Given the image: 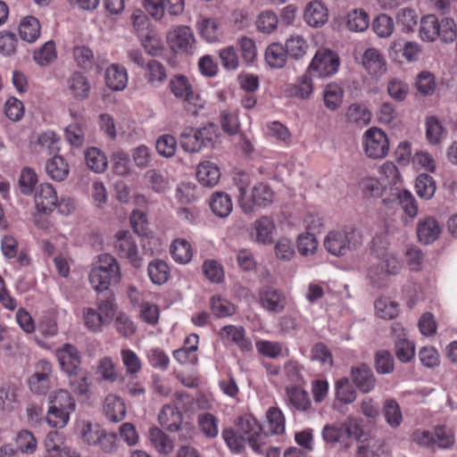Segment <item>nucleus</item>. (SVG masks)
Wrapping results in <instances>:
<instances>
[{
    "label": "nucleus",
    "instance_id": "obj_1",
    "mask_svg": "<svg viewBox=\"0 0 457 457\" xmlns=\"http://www.w3.org/2000/svg\"><path fill=\"white\" fill-rule=\"evenodd\" d=\"M375 262L366 270V279L374 288H382L387 285V277L397 275L403 267L397 254L389 249L375 252Z\"/></svg>",
    "mask_w": 457,
    "mask_h": 457
},
{
    "label": "nucleus",
    "instance_id": "obj_2",
    "mask_svg": "<svg viewBox=\"0 0 457 457\" xmlns=\"http://www.w3.org/2000/svg\"><path fill=\"white\" fill-rule=\"evenodd\" d=\"M237 201L244 212H252L255 206H267L273 201V191L264 183L250 187L248 176H242L237 182Z\"/></svg>",
    "mask_w": 457,
    "mask_h": 457
},
{
    "label": "nucleus",
    "instance_id": "obj_3",
    "mask_svg": "<svg viewBox=\"0 0 457 457\" xmlns=\"http://www.w3.org/2000/svg\"><path fill=\"white\" fill-rule=\"evenodd\" d=\"M88 278L94 290L104 292L112 283L120 282V265L113 256L107 253L101 254L98 257V264L91 269Z\"/></svg>",
    "mask_w": 457,
    "mask_h": 457
},
{
    "label": "nucleus",
    "instance_id": "obj_4",
    "mask_svg": "<svg viewBox=\"0 0 457 457\" xmlns=\"http://www.w3.org/2000/svg\"><path fill=\"white\" fill-rule=\"evenodd\" d=\"M218 135V128L213 124L199 129L187 126L179 135V145L187 153H198L203 148L213 147Z\"/></svg>",
    "mask_w": 457,
    "mask_h": 457
},
{
    "label": "nucleus",
    "instance_id": "obj_5",
    "mask_svg": "<svg viewBox=\"0 0 457 457\" xmlns=\"http://www.w3.org/2000/svg\"><path fill=\"white\" fill-rule=\"evenodd\" d=\"M362 244L361 232L354 228L333 230L324 238L325 248L333 255L342 256Z\"/></svg>",
    "mask_w": 457,
    "mask_h": 457
},
{
    "label": "nucleus",
    "instance_id": "obj_6",
    "mask_svg": "<svg viewBox=\"0 0 457 457\" xmlns=\"http://www.w3.org/2000/svg\"><path fill=\"white\" fill-rule=\"evenodd\" d=\"M172 95L184 102L187 112L197 115L205 106V100L196 93L189 79L182 74L173 76L169 83Z\"/></svg>",
    "mask_w": 457,
    "mask_h": 457
},
{
    "label": "nucleus",
    "instance_id": "obj_7",
    "mask_svg": "<svg viewBox=\"0 0 457 457\" xmlns=\"http://www.w3.org/2000/svg\"><path fill=\"white\" fill-rule=\"evenodd\" d=\"M340 65L337 53L329 49H319L307 67L309 73L318 78H328L336 74Z\"/></svg>",
    "mask_w": 457,
    "mask_h": 457
},
{
    "label": "nucleus",
    "instance_id": "obj_8",
    "mask_svg": "<svg viewBox=\"0 0 457 457\" xmlns=\"http://www.w3.org/2000/svg\"><path fill=\"white\" fill-rule=\"evenodd\" d=\"M362 148L370 159L385 158L389 152L387 135L379 128L371 127L362 136Z\"/></svg>",
    "mask_w": 457,
    "mask_h": 457
},
{
    "label": "nucleus",
    "instance_id": "obj_9",
    "mask_svg": "<svg viewBox=\"0 0 457 457\" xmlns=\"http://www.w3.org/2000/svg\"><path fill=\"white\" fill-rule=\"evenodd\" d=\"M115 248L120 257L128 259L134 268L138 269L143 266L144 259L130 232L121 230L116 234Z\"/></svg>",
    "mask_w": 457,
    "mask_h": 457
},
{
    "label": "nucleus",
    "instance_id": "obj_10",
    "mask_svg": "<svg viewBox=\"0 0 457 457\" xmlns=\"http://www.w3.org/2000/svg\"><path fill=\"white\" fill-rule=\"evenodd\" d=\"M237 427L241 436H245L254 452L263 451L266 436L262 432V428L255 418L245 415L238 420Z\"/></svg>",
    "mask_w": 457,
    "mask_h": 457
},
{
    "label": "nucleus",
    "instance_id": "obj_11",
    "mask_svg": "<svg viewBox=\"0 0 457 457\" xmlns=\"http://www.w3.org/2000/svg\"><path fill=\"white\" fill-rule=\"evenodd\" d=\"M167 42L176 54L191 53L195 46V37L187 26H178L167 34Z\"/></svg>",
    "mask_w": 457,
    "mask_h": 457
},
{
    "label": "nucleus",
    "instance_id": "obj_12",
    "mask_svg": "<svg viewBox=\"0 0 457 457\" xmlns=\"http://www.w3.org/2000/svg\"><path fill=\"white\" fill-rule=\"evenodd\" d=\"M53 372L51 362L40 360L35 365V372L29 379L30 391L37 395H45L50 388V378Z\"/></svg>",
    "mask_w": 457,
    "mask_h": 457
},
{
    "label": "nucleus",
    "instance_id": "obj_13",
    "mask_svg": "<svg viewBox=\"0 0 457 457\" xmlns=\"http://www.w3.org/2000/svg\"><path fill=\"white\" fill-rule=\"evenodd\" d=\"M60 367L67 375L77 372L81 364V354L78 348L71 344H64L55 352Z\"/></svg>",
    "mask_w": 457,
    "mask_h": 457
},
{
    "label": "nucleus",
    "instance_id": "obj_14",
    "mask_svg": "<svg viewBox=\"0 0 457 457\" xmlns=\"http://www.w3.org/2000/svg\"><path fill=\"white\" fill-rule=\"evenodd\" d=\"M275 230L274 220L268 216H262L253 222L248 232L252 241L266 245L272 243Z\"/></svg>",
    "mask_w": 457,
    "mask_h": 457
},
{
    "label": "nucleus",
    "instance_id": "obj_15",
    "mask_svg": "<svg viewBox=\"0 0 457 457\" xmlns=\"http://www.w3.org/2000/svg\"><path fill=\"white\" fill-rule=\"evenodd\" d=\"M35 207L38 212L51 213L56 207L57 195L49 183L40 184L34 194Z\"/></svg>",
    "mask_w": 457,
    "mask_h": 457
},
{
    "label": "nucleus",
    "instance_id": "obj_16",
    "mask_svg": "<svg viewBox=\"0 0 457 457\" xmlns=\"http://www.w3.org/2000/svg\"><path fill=\"white\" fill-rule=\"evenodd\" d=\"M351 378L355 386L362 393L368 394L376 386V378L372 370L365 363L351 368Z\"/></svg>",
    "mask_w": 457,
    "mask_h": 457
},
{
    "label": "nucleus",
    "instance_id": "obj_17",
    "mask_svg": "<svg viewBox=\"0 0 457 457\" xmlns=\"http://www.w3.org/2000/svg\"><path fill=\"white\" fill-rule=\"evenodd\" d=\"M260 304L271 313L282 312L287 306V298L284 293L273 288L265 287L260 292Z\"/></svg>",
    "mask_w": 457,
    "mask_h": 457
},
{
    "label": "nucleus",
    "instance_id": "obj_18",
    "mask_svg": "<svg viewBox=\"0 0 457 457\" xmlns=\"http://www.w3.org/2000/svg\"><path fill=\"white\" fill-rule=\"evenodd\" d=\"M312 75L306 71L296 79L295 83L288 84L285 90L286 95L300 100L310 98L314 90Z\"/></svg>",
    "mask_w": 457,
    "mask_h": 457
},
{
    "label": "nucleus",
    "instance_id": "obj_19",
    "mask_svg": "<svg viewBox=\"0 0 457 457\" xmlns=\"http://www.w3.org/2000/svg\"><path fill=\"white\" fill-rule=\"evenodd\" d=\"M1 251L5 259H14L21 266L29 265L30 259L27 253L19 250L17 239L11 235H4L1 239Z\"/></svg>",
    "mask_w": 457,
    "mask_h": 457
},
{
    "label": "nucleus",
    "instance_id": "obj_20",
    "mask_svg": "<svg viewBox=\"0 0 457 457\" xmlns=\"http://www.w3.org/2000/svg\"><path fill=\"white\" fill-rule=\"evenodd\" d=\"M393 333L396 336L395 354L402 362H409L415 354L414 345L405 338L404 329L400 324H394Z\"/></svg>",
    "mask_w": 457,
    "mask_h": 457
},
{
    "label": "nucleus",
    "instance_id": "obj_21",
    "mask_svg": "<svg viewBox=\"0 0 457 457\" xmlns=\"http://www.w3.org/2000/svg\"><path fill=\"white\" fill-rule=\"evenodd\" d=\"M105 83L113 91H122L128 85V72L119 63L111 64L105 71Z\"/></svg>",
    "mask_w": 457,
    "mask_h": 457
},
{
    "label": "nucleus",
    "instance_id": "obj_22",
    "mask_svg": "<svg viewBox=\"0 0 457 457\" xmlns=\"http://www.w3.org/2000/svg\"><path fill=\"white\" fill-rule=\"evenodd\" d=\"M441 234L437 220L432 217L420 219L417 225V236L423 244H430L436 240Z\"/></svg>",
    "mask_w": 457,
    "mask_h": 457
},
{
    "label": "nucleus",
    "instance_id": "obj_23",
    "mask_svg": "<svg viewBox=\"0 0 457 457\" xmlns=\"http://www.w3.org/2000/svg\"><path fill=\"white\" fill-rule=\"evenodd\" d=\"M220 336L233 342L243 352H250L253 348L252 342L246 337L245 330L241 326H224L220 330Z\"/></svg>",
    "mask_w": 457,
    "mask_h": 457
},
{
    "label": "nucleus",
    "instance_id": "obj_24",
    "mask_svg": "<svg viewBox=\"0 0 457 457\" xmlns=\"http://www.w3.org/2000/svg\"><path fill=\"white\" fill-rule=\"evenodd\" d=\"M303 18L308 25L318 28L328 21V10L320 1L314 0L306 5Z\"/></svg>",
    "mask_w": 457,
    "mask_h": 457
},
{
    "label": "nucleus",
    "instance_id": "obj_25",
    "mask_svg": "<svg viewBox=\"0 0 457 457\" xmlns=\"http://www.w3.org/2000/svg\"><path fill=\"white\" fill-rule=\"evenodd\" d=\"M362 65L372 76H381L386 71V61L376 48H368L362 55Z\"/></svg>",
    "mask_w": 457,
    "mask_h": 457
},
{
    "label": "nucleus",
    "instance_id": "obj_26",
    "mask_svg": "<svg viewBox=\"0 0 457 457\" xmlns=\"http://www.w3.org/2000/svg\"><path fill=\"white\" fill-rule=\"evenodd\" d=\"M104 411L110 421L120 422L126 416L125 403L120 396L109 395L104 400Z\"/></svg>",
    "mask_w": 457,
    "mask_h": 457
},
{
    "label": "nucleus",
    "instance_id": "obj_27",
    "mask_svg": "<svg viewBox=\"0 0 457 457\" xmlns=\"http://www.w3.org/2000/svg\"><path fill=\"white\" fill-rule=\"evenodd\" d=\"M197 29L201 37L210 43L219 41L223 36L221 25L214 18H202L197 21Z\"/></svg>",
    "mask_w": 457,
    "mask_h": 457
},
{
    "label": "nucleus",
    "instance_id": "obj_28",
    "mask_svg": "<svg viewBox=\"0 0 457 457\" xmlns=\"http://www.w3.org/2000/svg\"><path fill=\"white\" fill-rule=\"evenodd\" d=\"M196 177L204 187H212L216 186L220 179L219 167L209 161L201 162L197 167Z\"/></svg>",
    "mask_w": 457,
    "mask_h": 457
},
{
    "label": "nucleus",
    "instance_id": "obj_29",
    "mask_svg": "<svg viewBox=\"0 0 457 457\" xmlns=\"http://www.w3.org/2000/svg\"><path fill=\"white\" fill-rule=\"evenodd\" d=\"M212 213L218 218H227L232 212L233 203L229 195L224 192H215L209 202Z\"/></svg>",
    "mask_w": 457,
    "mask_h": 457
},
{
    "label": "nucleus",
    "instance_id": "obj_30",
    "mask_svg": "<svg viewBox=\"0 0 457 457\" xmlns=\"http://www.w3.org/2000/svg\"><path fill=\"white\" fill-rule=\"evenodd\" d=\"M67 89L71 96L77 99L88 96L90 85L88 79L80 72H73L67 79Z\"/></svg>",
    "mask_w": 457,
    "mask_h": 457
},
{
    "label": "nucleus",
    "instance_id": "obj_31",
    "mask_svg": "<svg viewBox=\"0 0 457 457\" xmlns=\"http://www.w3.org/2000/svg\"><path fill=\"white\" fill-rule=\"evenodd\" d=\"M288 403L299 411H307L312 407L308 393L300 386H291L286 387Z\"/></svg>",
    "mask_w": 457,
    "mask_h": 457
},
{
    "label": "nucleus",
    "instance_id": "obj_32",
    "mask_svg": "<svg viewBox=\"0 0 457 457\" xmlns=\"http://www.w3.org/2000/svg\"><path fill=\"white\" fill-rule=\"evenodd\" d=\"M425 130L426 139L431 145L440 144L446 135V129L442 121L434 115L426 118Z\"/></svg>",
    "mask_w": 457,
    "mask_h": 457
},
{
    "label": "nucleus",
    "instance_id": "obj_33",
    "mask_svg": "<svg viewBox=\"0 0 457 457\" xmlns=\"http://www.w3.org/2000/svg\"><path fill=\"white\" fill-rule=\"evenodd\" d=\"M161 425L170 432L179 429L183 420L182 413L179 409L171 404H166L162 407L158 416Z\"/></svg>",
    "mask_w": 457,
    "mask_h": 457
},
{
    "label": "nucleus",
    "instance_id": "obj_34",
    "mask_svg": "<svg viewBox=\"0 0 457 457\" xmlns=\"http://www.w3.org/2000/svg\"><path fill=\"white\" fill-rule=\"evenodd\" d=\"M148 438L153 447L160 454L168 455L174 449L173 441L159 428H151L148 432Z\"/></svg>",
    "mask_w": 457,
    "mask_h": 457
},
{
    "label": "nucleus",
    "instance_id": "obj_35",
    "mask_svg": "<svg viewBox=\"0 0 457 457\" xmlns=\"http://www.w3.org/2000/svg\"><path fill=\"white\" fill-rule=\"evenodd\" d=\"M345 118L350 123L364 127L371 121L372 114L366 105L352 104L346 110Z\"/></svg>",
    "mask_w": 457,
    "mask_h": 457
},
{
    "label": "nucleus",
    "instance_id": "obj_36",
    "mask_svg": "<svg viewBox=\"0 0 457 457\" xmlns=\"http://www.w3.org/2000/svg\"><path fill=\"white\" fill-rule=\"evenodd\" d=\"M172 259L180 264L188 263L193 257V248L185 238H176L170 248Z\"/></svg>",
    "mask_w": 457,
    "mask_h": 457
},
{
    "label": "nucleus",
    "instance_id": "obj_37",
    "mask_svg": "<svg viewBox=\"0 0 457 457\" xmlns=\"http://www.w3.org/2000/svg\"><path fill=\"white\" fill-rule=\"evenodd\" d=\"M19 34L22 40L29 43L35 42L40 36V24L38 20L33 16L23 18L20 22Z\"/></svg>",
    "mask_w": 457,
    "mask_h": 457
},
{
    "label": "nucleus",
    "instance_id": "obj_38",
    "mask_svg": "<svg viewBox=\"0 0 457 457\" xmlns=\"http://www.w3.org/2000/svg\"><path fill=\"white\" fill-rule=\"evenodd\" d=\"M47 175L55 181L64 180L69 174V165L60 155H54L46 163Z\"/></svg>",
    "mask_w": 457,
    "mask_h": 457
},
{
    "label": "nucleus",
    "instance_id": "obj_39",
    "mask_svg": "<svg viewBox=\"0 0 457 457\" xmlns=\"http://www.w3.org/2000/svg\"><path fill=\"white\" fill-rule=\"evenodd\" d=\"M285 49L290 58L300 60L307 54L309 44L303 37L293 35L286 40Z\"/></svg>",
    "mask_w": 457,
    "mask_h": 457
},
{
    "label": "nucleus",
    "instance_id": "obj_40",
    "mask_svg": "<svg viewBox=\"0 0 457 457\" xmlns=\"http://www.w3.org/2000/svg\"><path fill=\"white\" fill-rule=\"evenodd\" d=\"M287 51L285 46L278 43L270 44L265 51V60L273 69H281L287 62Z\"/></svg>",
    "mask_w": 457,
    "mask_h": 457
},
{
    "label": "nucleus",
    "instance_id": "obj_41",
    "mask_svg": "<svg viewBox=\"0 0 457 457\" xmlns=\"http://www.w3.org/2000/svg\"><path fill=\"white\" fill-rule=\"evenodd\" d=\"M344 90L337 83L328 84L323 90L325 106L330 111H337L342 104Z\"/></svg>",
    "mask_w": 457,
    "mask_h": 457
},
{
    "label": "nucleus",
    "instance_id": "obj_42",
    "mask_svg": "<svg viewBox=\"0 0 457 457\" xmlns=\"http://www.w3.org/2000/svg\"><path fill=\"white\" fill-rule=\"evenodd\" d=\"M145 69V78L146 81L153 86H160L167 79L166 69L164 65L158 61H147Z\"/></svg>",
    "mask_w": 457,
    "mask_h": 457
},
{
    "label": "nucleus",
    "instance_id": "obj_43",
    "mask_svg": "<svg viewBox=\"0 0 457 457\" xmlns=\"http://www.w3.org/2000/svg\"><path fill=\"white\" fill-rule=\"evenodd\" d=\"M370 25V16L363 9H354L348 12L346 27L353 32H363Z\"/></svg>",
    "mask_w": 457,
    "mask_h": 457
},
{
    "label": "nucleus",
    "instance_id": "obj_44",
    "mask_svg": "<svg viewBox=\"0 0 457 457\" xmlns=\"http://www.w3.org/2000/svg\"><path fill=\"white\" fill-rule=\"evenodd\" d=\"M147 273L154 284L162 285L169 279L170 268L166 262L155 259L149 262Z\"/></svg>",
    "mask_w": 457,
    "mask_h": 457
},
{
    "label": "nucleus",
    "instance_id": "obj_45",
    "mask_svg": "<svg viewBox=\"0 0 457 457\" xmlns=\"http://www.w3.org/2000/svg\"><path fill=\"white\" fill-rule=\"evenodd\" d=\"M267 430L271 435H280L285 431L286 420L277 407H270L266 412Z\"/></svg>",
    "mask_w": 457,
    "mask_h": 457
},
{
    "label": "nucleus",
    "instance_id": "obj_46",
    "mask_svg": "<svg viewBox=\"0 0 457 457\" xmlns=\"http://www.w3.org/2000/svg\"><path fill=\"white\" fill-rule=\"evenodd\" d=\"M376 315L384 320H393L399 313V305L388 297H379L375 303Z\"/></svg>",
    "mask_w": 457,
    "mask_h": 457
},
{
    "label": "nucleus",
    "instance_id": "obj_47",
    "mask_svg": "<svg viewBox=\"0 0 457 457\" xmlns=\"http://www.w3.org/2000/svg\"><path fill=\"white\" fill-rule=\"evenodd\" d=\"M50 406L73 412L76 403L71 394L64 389H59L50 394Z\"/></svg>",
    "mask_w": 457,
    "mask_h": 457
},
{
    "label": "nucleus",
    "instance_id": "obj_48",
    "mask_svg": "<svg viewBox=\"0 0 457 457\" xmlns=\"http://www.w3.org/2000/svg\"><path fill=\"white\" fill-rule=\"evenodd\" d=\"M15 443L17 449L24 454H32L37 449V440L28 429H22L17 433Z\"/></svg>",
    "mask_w": 457,
    "mask_h": 457
},
{
    "label": "nucleus",
    "instance_id": "obj_49",
    "mask_svg": "<svg viewBox=\"0 0 457 457\" xmlns=\"http://www.w3.org/2000/svg\"><path fill=\"white\" fill-rule=\"evenodd\" d=\"M436 182L434 179L427 174H420L415 181V189L417 195L425 200H428L433 197L436 192Z\"/></svg>",
    "mask_w": 457,
    "mask_h": 457
},
{
    "label": "nucleus",
    "instance_id": "obj_50",
    "mask_svg": "<svg viewBox=\"0 0 457 457\" xmlns=\"http://www.w3.org/2000/svg\"><path fill=\"white\" fill-rule=\"evenodd\" d=\"M87 167L95 172H104L107 168V158L98 148L91 147L85 154Z\"/></svg>",
    "mask_w": 457,
    "mask_h": 457
},
{
    "label": "nucleus",
    "instance_id": "obj_51",
    "mask_svg": "<svg viewBox=\"0 0 457 457\" xmlns=\"http://www.w3.org/2000/svg\"><path fill=\"white\" fill-rule=\"evenodd\" d=\"M383 414L386 423L391 428H398L403 422V414L400 405L394 399H388L385 402Z\"/></svg>",
    "mask_w": 457,
    "mask_h": 457
},
{
    "label": "nucleus",
    "instance_id": "obj_52",
    "mask_svg": "<svg viewBox=\"0 0 457 457\" xmlns=\"http://www.w3.org/2000/svg\"><path fill=\"white\" fill-rule=\"evenodd\" d=\"M437 18L433 14L424 16L420 21V35L423 40L432 42L438 36Z\"/></svg>",
    "mask_w": 457,
    "mask_h": 457
},
{
    "label": "nucleus",
    "instance_id": "obj_53",
    "mask_svg": "<svg viewBox=\"0 0 457 457\" xmlns=\"http://www.w3.org/2000/svg\"><path fill=\"white\" fill-rule=\"evenodd\" d=\"M120 357L127 374L135 378L142 370V361L138 355L130 349H122Z\"/></svg>",
    "mask_w": 457,
    "mask_h": 457
},
{
    "label": "nucleus",
    "instance_id": "obj_54",
    "mask_svg": "<svg viewBox=\"0 0 457 457\" xmlns=\"http://www.w3.org/2000/svg\"><path fill=\"white\" fill-rule=\"evenodd\" d=\"M337 399L344 403H352L356 399V393L348 378H341L335 385Z\"/></svg>",
    "mask_w": 457,
    "mask_h": 457
},
{
    "label": "nucleus",
    "instance_id": "obj_55",
    "mask_svg": "<svg viewBox=\"0 0 457 457\" xmlns=\"http://www.w3.org/2000/svg\"><path fill=\"white\" fill-rule=\"evenodd\" d=\"M57 57L55 44L53 40L46 42L39 49L34 52V61L40 66H46Z\"/></svg>",
    "mask_w": 457,
    "mask_h": 457
},
{
    "label": "nucleus",
    "instance_id": "obj_56",
    "mask_svg": "<svg viewBox=\"0 0 457 457\" xmlns=\"http://www.w3.org/2000/svg\"><path fill=\"white\" fill-rule=\"evenodd\" d=\"M198 426L203 434L210 438L216 437L219 433L218 419L209 412L199 414L197 417Z\"/></svg>",
    "mask_w": 457,
    "mask_h": 457
},
{
    "label": "nucleus",
    "instance_id": "obj_57",
    "mask_svg": "<svg viewBox=\"0 0 457 457\" xmlns=\"http://www.w3.org/2000/svg\"><path fill=\"white\" fill-rule=\"evenodd\" d=\"M210 304L212 313L219 318L231 316L236 312L235 305L220 295H213Z\"/></svg>",
    "mask_w": 457,
    "mask_h": 457
},
{
    "label": "nucleus",
    "instance_id": "obj_58",
    "mask_svg": "<svg viewBox=\"0 0 457 457\" xmlns=\"http://www.w3.org/2000/svg\"><path fill=\"white\" fill-rule=\"evenodd\" d=\"M434 446L439 448H449L454 444V433L452 428L439 425L435 427L434 431Z\"/></svg>",
    "mask_w": 457,
    "mask_h": 457
},
{
    "label": "nucleus",
    "instance_id": "obj_59",
    "mask_svg": "<svg viewBox=\"0 0 457 457\" xmlns=\"http://www.w3.org/2000/svg\"><path fill=\"white\" fill-rule=\"evenodd\" d=\"M372 29L378 37H388L395 29L394 20L386 14H380L374 19Z\"/></svg>",
    "mask_w": 457,
    "mask_h": 457
},
{
    "label": "nucleus",
    "instance_id": "obj_60",
    "mask_svg": "<svg viewBox=\"0 0 457 457\" xmlns=\"http://www.w3.org/2000/svg\"><path fill=\"white\" fill-rule=\"evenodd\" d=\"M205 278L212 283L219 284L224 278L222 265L215 260H205L202 266Z\"/></svg>",
    "mask_w": 457,
    "mask_h": 457
},
{
    "label": "nucleus",
    "instance_id": "obj_61",
    "mask_svg": "<svg viewBox=\"0 0 457 457\" xmlns=\"http://www.w3.org/2000/svg\"><path fill=\"white\" fill-rule=\"evenodd\" d=\"M96 374L101 379L114 382L118 379L119 374L116 366L110 357H104L99 360L96 367Z\"/></svg>",
    "mask_w": 457,
    "mask_h": 457
},
{
    "label": "nucleus",
    "instance_id": "obj_62",
    "mask_svg": "<svg viewBox=\"0 0 457 457\" xmlns=\"http://www.w3.org/2000/svg\"><path fill=\"white\" fill-rule=\"evenodd\" d=\"M71 413V411L49 406L46 421L53 428H62L68 424Z\"/></svg>",
    "mask_w": 457,
    "mask_h": 457
},
{
    "label": "nucleus",
    "instance_id": "obj_63",
    "mask_svg": "<svg viewBox=\"0 0 457 457\" xmlns=\"http://www.w3.org/2000/svg\"><path fill=\"white\" fill-rule=\"evenodd\" d=\"M156 151L157 153L165 157H172L177 150L178 142L177 139L169 134L161 136L156 141Z\"/></svg>",
    "mask_w": 457,
    "mask_h": 457
},
{
    "label": "nucleus",
    "instance_id": "obj_64",
    "mask_svg": "<svg viewBox=\"0 0 457 457\" xmlns=\"http://www.w3.org/2000/svg\"><path fill=\"white\" fill-rule=\"evenodd\" d=\"M144 178L147 186L157 193L164 192L169 187L167 179L156 170H147Z\"/></svg>",
    "mask_w": 457,
    "mask_h": 457
}]
</instances>
